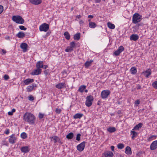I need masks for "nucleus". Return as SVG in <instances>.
I'll list each match as a JSON object with an SVG mask.
<instances>
[{
  "instance_id": "42",
  "label": "nucleus",
  "mask_w": 157,
  "mask_h": 157,
  "mask_svg": "<svg viewBox=\"0 0 157 157\" xmlns=\"http://www.w3.org/2000/svg\"><path fill=\"white\" fill-rule=\"evenodd\" d=\"M152 86L155 89H157V81H154L152 84Z\"/></svg>"
},
{
  "instance_id": "41",
  "label": "nucleus",
  "mask_w": 157,
  "mask_h": 157,
  "mask_svg": "<svg viewBox=\"0 0 157 157\" xmlns=\"http://www.w3.org/2000/svg\"><path fill=\"white\" fill-rule=\"evenodd\" d=\"M21 138L24 139L26 138L27 137V134L25 132H23L21 133Z\"/></svg>"
},
{
  "instance_id": "31",
  "label": "nucleus",
  "mask_w": 157,
  "mask_h": 157,
  "mask_svg": "<svg viewBox=\"0 0 157 157\" xmlns=\"http://www.w3.org/2000/svg\"><path fill=\"white\" fill-rule=\"evenodd\" d=\"M131 134H132V139H134L135 137L137 136L138 135V133L135 131H133V130L131 131Z\"/></svg>"
},
{
  "instance_id": "52",
  "label": "nucleus",
  "mask_w": 157,
  "mask_h": 157,
  "mask_svg": "<svg viewBox=\"0 0 157 157\" xmlns=\"http://www.w3.org/2000/svg\"><path fill=\"white\" fill-rule=\"evenodd\" d=\"M140 101L139 100H137L135 101V104H137V105H138L140 103Z\"/></svg>"
},
{
  "instance_id": "24",
  "label": "nucleus",
  "mask_w": 157,
  "mask_h": 157,
  "mask_svg": "<svg viewBox=\"0 0 157 157\" xmlns=\"http://www.w3.org/2000/svg\"><path fill=\"white\" fill-rule=\"evenodd\" d=\"M143 124L142 123H139L138 124L136 125L132 129V130H139L140 128L143 126Z\"/></svg>"
},
{
  "instance_id": "49",
  "label": "nucleus",
  "mask_w": 157,
  "mask_h": 157,
  "mask_svg": "<svg viewBox=\"0 0 157 157\" xmlns=\"http://www.w3.org/2000/svg\"><path fill=\"white\" fill-rule=\"evenodd\" d=\"M143 23H138L136 25L135 27L137 28H139L140 26H143Z\"/></svg>"
},
{
  "instance_id": "20",
  "label": "nucleus",
  "mask_w": 157,
  "mask_h": 157,
  "mask_svg": "<svg viewBox=\"0 0 157 157\" xmlns=\"http://www.w3.org/2000/svg\"><path fill=\"white\" fill-rule=\"evenodd\" d=\"M144 75H145V77L147 78L149 77V76L151 74V70L150 69H148L145 71L143 72Z\"/></svg>"
},
{
  "instance_id": "7",
  "label": "nucleus",
  "mask_w": 157,
  "mask_h": 157,
  "mask_svg": "<svg viewBox=\"0 0 157 157\" xmlns=\"http://www.w3.org/2000/svg\"><path fill=\"white\" fill-rule=\"evenodd\" d=\"M86 142L83 141L77 146V149L79 151L81 152L83 150L85 147Z\"/></svg>"
},
{
  "instance_id": "3",
  "label": "nucleus",
  "mask_w": 157,
  "mask_h": 157,
  "mask_svg": "<svg viewBox=\"0 0 157 157\" xmlns=\"http://www.w3.org/2000/svg\"><path fill=\"white\" fill-rule=\"evenodd\" d=\"M13 21L16 23L19 24H23L24 20L22 17L19 15L13 16L12 17Z\"/></svg>"
},
{
  "instance_id": "61",
  "label": "nucleus",
  "mask_w": 157,
  "mask_h": 157,
  "mask_svg": "<svg viewBox=\"0 0 157 157\" xmlns=\"http://www.w3.org/2000/svg\"><path fill=\"white\" fill-rule=\"evenodd\" d=\"M31 85L33 87V88H34V87L36 86V84L35 83H33Z\"/></svg>"
},
{
  "instance_id": "2",
  "label": "nucleus",
  "mask_w": 157,
  "mask_h": 157,
  "mask_svg": "<svg viewBox=\"0 0 157 157\" xmlns=\"http://www.w3.org/2000/svg\"><path fill=\"white\" fill-rule=\"evenodd\" d=\"M142 16L138 13H135L132 16V23L134 24H136L140 22L142 19Z\"/></svg>"
},
{
  "instance_id": "9",
  "label": "nucleus",
  "mask_w": 157,
  "mask_h": 157,
  "mask_svg": "<svg viewBox=\"0 0 157 157\" xmlns=\"http://www.w3.org/2000/svg\"><path fill=\"white\" fill-rule=\"evenodd\" d=\"M55 87L59 89H63L66 87V84L65 82H60L56 85Z\"/></svg>"
},
{
  "instance_id": "37",
  "label": "nucleus",
  "mask_w": 157,
  "mask_h": 157,
  "mask_svg": "<svg viewBox=\"0 0 157 157\" xmlns=\"http://www.w3.org/2000/svg\"><path fill=\"white\" fill-rule=\"evenodd\" d=\"M70 47L73 49L76 47V44L74 41L71 42L70 43Z\"/></svg>"
},
{
  "instance_id": "46",
  "label": "nucleus",
  "mask_w": 157,
  "mask_h": 157,
  "mask_svg": "<svg viewBox=\"0 0 157 157\" xmlns=\"http://www.w3.org/2000/svg\"><path fill=\"white\" fill-rule=\"evenodd\" d=\"M28 99L29 101H33L34 100L33 97L32 95H30L28 97Z\"/></svg>"
},
{
  "instance_id": "36",
  "label": "nucleus",
  "mask_w": 157,
  "mask_h": 157,
  "mask_svg": "<svg viewBox=\"0 0 157 157\" xmlns=\"http://www.w3.org/2000/svg\"><path fill=\"white\" fill-rule=\"evenodd\" d=\"M26 89L27 92H30L33 90V88L31 85H30L27 87Z\"/></svg>"
},
{
  "instance_id": "13",
  "label": "nucleus",
  "mask_w": 157,
  "mask_h": 157,
  "mask_svg": "<svg viewBox=\"0 0 157 157\" xmlns=\"http://www.w3.org/2000/svg\"><path fill=\"white\" fill-rule=\"evenodd\" d=\"M157 148V140L153 141L150 145V148L151 150L156 149Z\"/></svg>"
},
{
  "instance_id": "16",
  "label": "nucleus",
  "mask_w": 157,
  "mask_h": 157,
  "mask_svg": "<svg viewBox=\"0 0 157 157\" xmlns=\"http://www.w3.org/2000/svg\"><path fill=\"white\" fill-rule=\"evenodd\" d=\"M21 150L22 152L27 153L29 151L30 149L28 146H25L22 147L21 148Z\"/></svg>"
},
{
  "instance_id": "40",
  "label": "nucleus",
  "mask_w": 157,
  "mask_h": 157,
  "mask_svg": "<svg viewBox=\"0 0 157 157\" xmlns=\"http://www.w3.org/2000/svg\"><path fill=\"white\" fill-rule=\"evenodd\" d=\"M117 148L120 149H121L124 148V146L123 144L119 143L117 145Z\"/></svg>"
},
{
  "instance_id": "54",
  "label": "nucleus",
  "mask_w": 157,
  "mask_h": 157,
  "mask_svg": "<svg viewBox=\"0 0 157 157\" xmlns=\"http://www.w3.org/2000/svg\"><path fill=\"white\" fill-rule=\"evenodd\" d=\"M136 87L137 89H140L141 88V86L138 84Z\"/></svg>"
},
{
  "instance_id": "38",
  "label": "nucleus",
  "mask_w": 157,
  "mask_h": 157,
  "mask_svg": "<svg viewBox=\"0 0 157 157\" xmlns=\"http://www.w3.org/2000/svg\"><path fill=\"white\" fill-rule=\"evenodd\" d=\"M73 51V49L69 47H68L65 50V51L66 52H71Z\"/></svg>"
},
{
  "instance_id": "39",
  "label": "nucleus",
  "mask_w": 157,
  "mask_h": 157,
  "mask_svg": "<svg viewBox=\"0 0 157 157\" xmlns=\"http://www.w3.org/2000/svg\"><path fill=\"white\" fill-rule=\"evenodd\" d=\"M157 137V136L154 135H151V136H150L148 138L147 140L148 141H150L153 140V138H155V139H156V138Z\"/></svg>"
},
{
  "instance_id": "26",
  "label": "nucleus",
  "mask_w": 157,
  "mask_h": 157,
  "mask_svg": "<svg viewBox=\"0 0 157 157\" xmlns=\"http://www.w3.org/2000/svg\"><path fill=\"white\" fill-rule=\"evenodd\" d=\"M51 140L52 141V139L54 140V143H56L57 142H59L60 138L59 137L56 136H54L51 137Z\"/></svg>"
},
{
  "instance_id": "18",
  "label": "nucleus",
  "mask_w": 157,
  "mask_h": 157,
  "mask_svg": "<svg viewBox=\"0 0 157 157\" xmlns=\"http://www.w3.org/2000/svg\"><path fill=\"white\" fill-rule=\"evenodd\" d=\"M139 38V36L137 34H133L130 36V39L131 40L136 41Z\"/></svg>"
},
{
  "instance_id": "15",
  "label": "nucleus",
  "mask_w": 157,
  "mask_h": 157,
  "mask_svg": "<svg viewBox=\"0 0 157 157\" xmlns=\"http://www.w3.org/2000/svg\"><path fill=\"white\" fill-rule=\"evenodd\" d=\"M41 72V69H39L37 68L36 69L34 70L31 73V75H38L40 74Z\"/></svg>"
},
{
  "instance_id": "1",
  "label": "nucleus",
  "mask_w": 157,
  "mask_h": 157,
  "mask_svg": "<svg viewBox=\"0 0 157 157\" xmlns=\"http://www.w3.org/2000/svg\"><path fill=\"white\" fill-rule=\"evenodd\" d=\"M35 116L31 113L26 112L24 115L23 120L30 124H33L35 123Z\"/></svg>"
},
{
  "instance_id": "45",
  "label": "nucleus",
  "mask_w": 157,
  "mask_h": 157,
  "mask_svg": "<svg viewBox=\"0 0 157 157\" xmlns=\"http://www.w3.org/2000/svg\"><path fill=\"white\" fill-rule=\"evenodd\" d=\"M55 112L56 113L59 114L61 113V110L60 109L56 108L55 110Z\"/></svg>"
},
{
  "instance_id": "48",
  "label": "nucleus",
  "mask_w": 157,
  "mask_h": 157,
  "mask_svg": "<svg viewBox=\"0 0 157 157\" xmlns=\"http://www.w3.org/2000/svg\"><path fill=\"white\" fill-rule=\"evenodd\" d=\"M44 116V114L39 113V117L40 119L42 118Z\"/></svg>"
},
{
  "instance_id": "8",
  "label": "nucleus",
  "mask_w": 157,
  "mask_h": 157,
  "mask_svg": "<svg viewBox=\"0 0 157 157\" xmlns=\"http://www.w3.org/2000/svg\"><path fill=\"white\" fill-rule=\"evenodd\" d=\"M124 50V48L123 47L121 46L116 51L113 52V54L116 56H118Z\"/></svg>"
},
{
  "instance_id": "5",
  "label": "nucleus",
  "mask_w": 157,
  "mask_h": 157,
  "mask_svg": "<svg viewBox=\"0 0 157 157\" xmlns=\"http://www.w3.org/2000/svg\"><path fill=\"white\" fill-rule=\"evenodd\" d=\"M49 25L46 23H44L41 25L39 27L40 31L47 32L49 29Z\"/></svg>"
},
{
  "instance_id": "58",
  "label": "nucleus",
  "mask_w": 157,
  "mask_h": 157,
  "mask_svg": "<svg viewBox=\"0 0 157 157\" xmlns=\"http://www.w3.org/2000/svg\"><path fill=\"white\" fill-rule=\"evenodd\" d=\"M8 114L9 115H13V113L11 112H9L8 113Z\"/></svg>"
},
{
  "instance_id": "25",
  "label": "nucleus",
  "mask_w": 157,
  "mask_h": 157,
  "mask_svg": "<svg viewBox=\"0 0 157 157\" xmlns=\"http://www.w3.org/2000/svg\"><path fill=\"white\" fill-rule=\"evenodd\" d=\"M83 115L82 113H77L73 116V118L75 119H80Z\"/></svg>"
},
{
  "instance_id": "17",
  "label": "nucleus",
  "mask_w": 157,
  "mask_h": 157,
  "mask_svg": "<svg viewBox=\"0 0 157 157\" xmlns=\"http://www.w3.org/2000/svg\"><path fill=\"white\" fill-rule=\"evenodd\" d=\"M36 67L37 68L39 69H41L44 67L43 62L42 61H39L37 62L36 65Z\"/></svg>"
},
{
  "instance_id": "51",
  "label": "nucleus",
  "mask_w": 157,
  "mask_h": 157,
  "mask_svg": "<svg viewBox=\"0 0 157 157\" xmlns=\"http://www.w3.org/2000/svg\"><path fill=\"white\" fill-rule=\"evenodd\" d=\"M10 133V130L9 129H7L5 132V133L7 135L8 134Z\"/></svg>"
},
{
  "instance_id": "59",
  "label": "nucleus",
  "mask_w": 157,
  "mask_h": 157,
  "mask_svg": "<svg viewBox=\"0 0 157 157\" xmlns=\"http://www.w3.org/2000/svg\"><path fill=\"white\" fill-rule=\"evenodd\" d=\"M101 103V101H100V100H98L97 102V105H100Z\"/></svg>"
},
{
  "instance_id": "33",
  "label": "nucleus",
  "mask_w": 157,
  "mask_h": 157,
  "mask_svg": "<svg viewBox=\"0 0 157 157\" xmlns=\"http://www.w3.org/2000/svg\"><path fill=\"white\" fill-rule=\"evenodd\" d=\"M108 27L111 29H114L115 28V25L110 22H108L107 23Z\"/></svg>"
},
{
  "instance_id": "50",
  "label": "nucleus",
  "mask_w": 157,
  "mask_h": 157,
  "mask_svg": "<svg viewBox=\"0 0 157 157\" xmlns=\"http://www.w3.org/2000/svg\"><path fill=\"white\" fill-rule=\"evenodd\" d=\"M3 10V7L2 6L0 5V14L2 13Z\"/></svg>"
},
{
  "instance_id": "62",
  "label": "nucleus",
  "mask_w": 157,
  "mask_h": 157,
  "mask_svg": "<svg viewBox=\"0 0 157 157\" xmlns=\"http://www.w3.org/2000/svg\"><path fill=\"white\" fill-rule=\"evenodd\" d=\"M2 51L4 54H5L6 53V52L5 50H4V49H2Z\"/></svg>"
},
{
  "instance_id": "56",
  "label": "nucleus",
  "mask_w": 157,
  "mask_h": 157,
  "mask_svg": "<svg viewBox=\"0 0 157 157\" xmlns=\"http://www.w3.org/2000/svg\"><path fill=\"white\" fill-rule=\"evenodd\" d=\"M62 73H63V75H65H65H67V71H66L64 70V71H63V72H62Z\"/></svg>"
},
{
  "instance_id": "11",
  "label": "nucleus",
  "mask_w": 157,
  "mask_h": 157,
  "mask_svg": "<svg viewBox=\"0 0 157 157\" xmlns=\"http://www.w3.org/2000/svg\"><path fill=\"white\" fill-rule=\"evenodd\" d=\"M16 140V138L15 136V134H13L10 136L9 140L10 143L13 144L15 143Z\"/></svg>"
},
{
  "instance_id": "27",
  "label": "nucleus",
  "mask_w": 157,
  "mask_h": 157,
  "mask_svg": "<svg viewBox=\"0 0 157 157\" xmlns=\"http://www.w3.org/2000/svg\"><path fill=\"white\" fill-rule=\"evenodd\" d=\"M130 71L132 74L135 75L137 72V69L134 67H132L130 69Z\"/></svg>"
},
{
  "instance_id": "30",
  "label": "nucleus",
  "mask_w": 157,
  "mask_h": 157,
  "mask_svg": "<svg viewBox=\"0 0 157 157\" xmlns=\"http://www.w3.org/2000/svg\"><path fill=\"white\" fill-rule=\"evenodd\" d=\"M97 26L96 24L93 22H90L89 23V26L90 28H94Z\"/></svg>"
},
{
  "instance_id": "47",
  "label": "nucleus",
  "mask_w": 157,
  "mask_h": 157,
  "mask_svg": "<svg viewBox=\"0 0 157 157\" xmlns=\"http://www.w3.org/2000/svg\"><path fill=\"white\" fill-rule=\"evenodd\" d=\"M4 79L6 80H7L10 78L9 76L7 75H5L4 76Z\"/></svg>"
},
{
  "instance_id": "43",
  "label": "nucleus",
  "mask_w": 157,
  "mask_h": 157,
  "mask_svg": "<svg viewBox=\"0 0 157 157\" xmlns=\"http://www.w3.org/2000/svg\"><path fill=\"white\" fill-rule=\"evenodd\" d=\"M81 136V134L80 133L78 134L76 136V140L78 141H79L80 140V136Z\"/></svg>"
},
{
  "instance_id": "6",
  "label": "nucleus",
  "mask_w": 157,
  "mask_h": 157,
  "mask_svg": "<svg viewBox=\"0 0 157 157\" xmlns=\"http://www.w3.org/2000/svg\"><path fill=\"white\" fill-rule=\"evenodd\" d=\"M110 94V91L109 90H104L101 93V97L102 99L107 98Z\"/></svg>"
},
{
  "instance_id": "57",
  "label": "nucleus",
  "mask_w": 157,
  "mask_h": 157,
  "mask_svg": "<svg viewBox=\"0 0 157 157\" xmlns=\"http://www.w3.org/2000/svg\"><path fill=\"white\" fill-rule=\"evenodd\" d=\"M48 70H45L44 72V74L46 75H47L48 74Z\"/></svg>"
},
{
  "instance_id": "29",
  "label": "nucleus",
  "mask_w": 157,
  "mask_h": 157,
  "mask_svg": "<svg viewBox=\"0 0 157 157\" xmlns=\"http://www.w3.org/2000/svg\"><path fill=\"white\" fill-rule=\"evenodd\" d=\"M81 34L80 33H77L74 35V40H79L80 39Z\"/></svg>"
},
{
  "instance_id": "21",
  "label": "nucleus",
  "mask_w": 157,
  "mask_h": 157,
  "mask_svg": "<svg viewBox=\"0 0 157 157\" xmlns=\"http://www.w3.org/2000/svg\"><path fill=\"white\" fill-rule=\"evenodd\" d=\"M125 153L127 155H130L132 154L131 149L130 147L127 146L125 148Z\"/></svg>"
},
{
  "instance_id": "55",
  "label": "nucleus",
  "mask_w": 157,
  "mask_h": 157,
  "mask_svg": "<svg viewBox=\"0 0 157 157\" xmlns=\"http://www.w3.org/2000/svg\"><path fill=\"white\" fill-rule=\"evenodd\" d=\"M101 0H95L94 2L95 3H99L101 2Z\"/></svg>"
},
{
  "instance_id": "14",
  "label": "nucleus",
  "mask_w": 157,
  "mask_h": 157,
  "mask_svg": "<svg viewBox=\"0 0 157 157\" xmlns=\"http://www.w3.org/2000/svg\"><path fill=\"white\" fill-rule=\"evenodd\" d=\"M28 47V44L25 43H22L20 45V47L23 49L24 52H25L27 51Z\"/></svg>"
},
{
  "instance_id": "4",
  "label": "nucleus",
  "mask_w": 157,
  "mask_h": 157,
  "mask_svg": "<svg viewBox=\"0 0 157 157\" xmlns=\"http://www.w3.org/2000/svg\"><path fill=\"white\" fill-rule=\"evenodd\" d=\"M86 100L85 102L86 105L87 107L90 106L92 104V102L94 101V98L91 95H89L87 96Z\"/></svg>"
},
{
  "instance_id": "32",
  "label": "nucleus",
  "mask_w": 157,
  "mask_h": 157,
  "mask_svg": "<svg viewBox=\"0 0 157 157\" xmlns=\"http://www.w3.org/2000/svg\"><path fill=\"white\" fill-rule=\"evenodd\" d=\"M63 35L65 36L66 39L67 40L70 39V36L68 32H65L63 34Z\"/></svg>"
},
{
  "instance_id": "34",
  "label": "nucleus",
  "mask_w": 157,
  "mask_h": 157,
  "mask_svg": "<svg viewBox=\"0 0 157 157\" xmlns=\"http://www.w3.org/2000/svg\"><path fill=\"white\" fill-rule=\"evenodd\" d=\"M74 137V134L72 132L69 133L66 136V138L68 139H71Z\"/></svg>"
},
{
  "instance_id": "10",
  "label": "nucleus",
  "mask_w": 157,
  "mask_h": 157,
  "mask_svg": "<svg viewBox=\"0 0 157 157\" xmlns=\"http://www.w3.org/2000/svg\"><path fill=\"white\" fill-rule=\"evenodd\" d=\"M34 79L32 78H27L23 81V86L26 85L33 82Z\"/></svg>"
},
{
  "instance_id": "23",
  "label": "nucleus",
  "mask_w": 157,
  "mask_h": 157,
  "mask_svg": "<svg viewBox=\"0 0 157 157\" xmlns=\"http://www.w3.org/2000/svg\"><path fill=\"white\" fill-rule=\"evenodd\" d=\"M93 62V60H90V61H87L84 64L85 68H88L89 66H90Z\"/></svg>"
},
{
  "instance_id": "44",
  "label": "nucleus",
  "mask_w": 157,
  "mask_h": 157,
  "mask_svg": "<svg viewBox=\"0 0 157 157\" xmlns=\"http://www.w3.org/2000/svg\"><path fill=\"white\" fill-rule=\"evenodd\" d=\"M19 29L21 30H25L27 29V28L23 25H20L19 26Z\"/></svg>"
},
{
  "instance_id": "19",
  "label": "nucleus",
  "mask_w": 157,
  "mask_h": 157,
  "mask_svg": "<svg viewBox=\"0 0 157 157\" xmlns=\"http://www.w3.org/2000/svg\"><path fill=\"white\" fill-rule=\"evenodd\" d=\"M30 2L32 4L37 5L41 3V0H30Z\"/></svg>"
},
{
  "instance_id": "35",
  "label": "nucleus",
  "mask_w": 157,
  "mask_h": 157,
  "mask_svg": "<svg viewBox=\"0 0 157 157\" xmlns=\"http://www.w3.org/2000/svg\"><path fill=\"white\" fill-rule=\"evenodd\" d=\"M86 88V86L84 85L81 86L79 88L78 91L81 92H83L84 90Z\"/></svg>"
},
{
  "instance_id": "63",
  "label": "nucleus",
  "mask_w": 157,
  "mask_h": 157,
  "mask_svg": "<svg viewBox=\"0 0 157 157\" xmlns=\"http://www.w3.org/2000/svg\"><path fill=\"white\" fill-rule=\"evenodd\" d=\"M93 17H94L93 16V15H89L88 16V18H90V17L93 18Z\"/></svg>"
},
{
  "instance_id": "64",
  "label": "nucleus",
  "mask_w": 157,
  "mask_h": 157,
  "mask_svg": "<svg viewBox=\"0 0 157 157\" xmlns=\"http://www.w3.org/2000/svg\"><path fill=\"white\" fill-rule=\"evenodd\" d=\"M48 67V66L47 65H44V67L42 68H44L45 69H46Z\"/></svg>"
},
{
  "instance_id": "53",
  "label": "nucleus",
  "mask_w": 157,
  "mask_h": 157,
  "mask_svg": "<svg viewBox=\"0 0 157 157\" xmlns=\"http://www.w3.org/2000/svg\"><path fill=\"white\" fill-rule=\"evenodd\" d=\"M112 151H114V147L113 146H112L110 147Z\"/></svg>"
},
{
  "instance_id": "12",
  "label": "nucleus",
  "mask_w": 157,
  "mask_h": 157,
  "mask_svg": "<svg viewBox=\"0 0 157 157\" xmlns=\"http://www.w3.org/2000/svg\"><path fill=\"white\" fill-rule=\"evenodd\" d=\"M103 157H112L113 155V153L111 151H107L103 154Z\"/></svg>"
},
{
  "instance_id": "28",
  "label": "nucleus",
  "mask_w": 157,
  "mask_h": 157,
  "mask_svg": "<svg viewBox=\"0 0 157 157\" xmlns=\"http://www.w3.org/2000/svg\"><path fill=\"white\" fill-rule=\"evenodd\" d=\"M116 130V128L114 127H110L108 128L107 129V131L110 133L114 132Z\"/></svg>"
},
{
  "instance_id": "22",
  "label": "nucleus",
  "mask_w": 157,
  "mask_h": 157,
  "mask_svg": "<svg viewBox=\"0 0 157 157\" xmlns=\"http://www.w3.org/2000/svg\"><path fill=\"white\" fill-rule=\"evenodd\" d=\"M16 36L19 38H22L25 36V34L23 32H19L16 35Z\"/></svg>"
},
{
  "instance_id": "60",
  "label": "nucleus",
  "mask_w": 157,
  "mask_h": 157,
  "mask_svg": "<svg viewBox=\"0 0 157 157\" xmlns=\"http://www.w3.org/2000/svg\"><path fill=\"white\" fill-rule=\"evenodd\" d=\"M5 39L7 40H10V37L9 36H6L5 37Z\"/></svg>"
}]
</instances>
